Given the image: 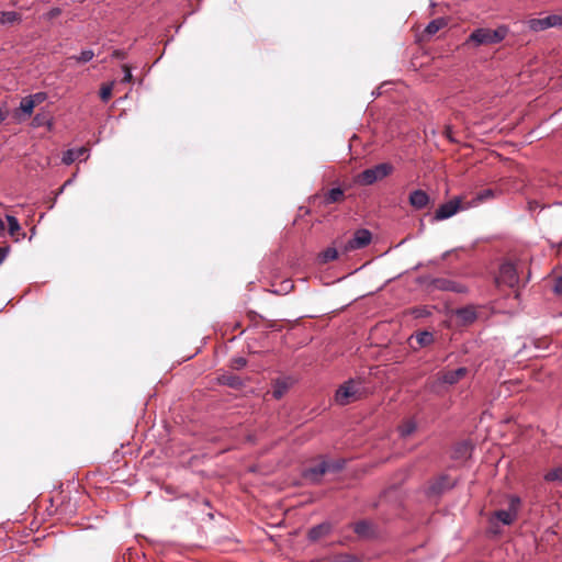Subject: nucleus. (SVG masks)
I'll use <instances>...</instances> for the list:
<instances>
[{
	"label": "nucleus",
	"instance_id": "obj_1",
	"mask_svg": "<svg viewBox=\"0 0 562 562\" xmlns=\"http://www.w3.org/2000/svg\"><path fill=\"white\" fill-rule=\"evenodd\" d=\"M509 33L507 25H499L495 30L479 27L471 32L467 43H473L474 46L494 45L503 42Z\"/></svg>",
	"mask_w": 562,
	"mask_h": 562
},
{
	"label": "nucleus",
	"instance_id": "obj_2",
	"mask_svg": "<svg viewBox=\"0 0 562 562\" xmlns=\"http://www.w3.org/2000/svg\"><path fill=\"white\" fill-rule=\"evenodd\" d=\"M362 394L361 383L351 379L339 386L335 394V401L344 406L360 400Z\"/></svg>",
	"mask_w": 562,
	"mask_h": 562
},
{
	"label": "nucleus",
	"instance_id": "obj_3",
	"mask_svg": "<svg viewBox=\"0 0 562 562\" xmlns=\"http://www.w3.org/2000/svg\"><path fill=\"white\" fill-rule=\"evenodd\" d=\"M372 240V234L367 228H359L355 232L353 236L347 241H336L338 248L347 254L352 250L362 249L367 247Z\"/></svg>",
	"mask_w": 562,
	"mask_h": 562
},
{
	"label": "nucleus",
	"instance_id": "obj_4",
	"mask_svg": "<svg viewBox=\"0 0 562 562\" xmlns=\"http://www.w3.org/2000/svg\"><path fill=\"white\" fill-rule=\"evenodd\" d=\"M520 505V497H518L517 495H510L508 498V508L496 510L491 518V522L493 524L494 519H496L505 526L514 524L518 517Z\"/></svg>",
	"mask_w": 562,
	"mask_h": 562
},
{
	"label": "nucleus",
	"instance_id": "obj_5",
	"mask_svg": "<svg viewBox=\"0 0 562 562\" xmlns=\"http://www.w3.org/2000/svg\"><path fill=\"white\" fill-rule=\"evenodd\" d=\"M393 170V167L391 164L382 162L379 165H375L372 168H368L363 170L358 176V182L363 186H370L373 184L375 181L381 180L389 176Z\"/></svg>",
	"mask_w": 562,
	"mask_h": 562
},
{
	"label": "nucleus",
	"instance_id": "obj_6",
	"mask_svg": "<svg viewBox=\"0 0 562 562\" xmlns=\"http://www.w3.org/2000/svg\"><path fill=\"white\" fill-rule=\"evenodd\" d=\"M342 468V463H329L327 461H322L315 467L308 468L304 470L303 476L307 481L312 483H318L321 477L328 471H338Z\"/></svg>",
	"mask_w": 562,
	"mask_h": 562
},
{
	"label": "nucleus",
	"instance_id": "obj_7",
	"mask_svg": "<svg viewBox=\"0 0 562 562\" xmlns=\"http://www.w3.org/2000/svg\"><path fill=\"white\" fill-rule=\"evenodd\" d=\"M528 27L533 32H540L550 27L562 29V12L560 14H550L544 18L531 19L528 21Z\"/></svg>",
	"mask_w": 562,
	"mask_h": 562
},
{
	"label": "nucleus",
	"instance_id": "obj_8",
	"mask_svg": "<svg viewBox=\"0 0 562 562\" xmlns=\"http://www.w3.org/2000/svg\"><path fill=\"white\" fill-rule=\"evenodd\" d=\"M519 282L517 268L513 262H504L499 267L498 276L496 277V283L505 284L509 288H514Z\"/></svg>",
	"mask_w": 562,
	"mask_h": 562
},
{
	"label": "nucleus",
	"instance_id": "obj_9",
	"mask_svg": "<svg viewBox=\"0 0 562 562\" xmlns=\"http://www.w3.org/2000/svg\"><path fill=\"white\" fill-rule=\"evenodd\" d=\"M457 481L454 479L450 477L447 474H442L429 484L427 488V494L440 495L454 487Z\"/></svg>",
	"mask_w": 562,
	"mask_h": 562
},
{
	"label": "nucleus",
	"instance_id": "obj_10",
	"mask_svg": "<svg viewBox=\"0 0 562 562\" xmlns=\"http://www.w3.org/2000/svg\"><path fill=\"white\" fill-rule=\"evenodd\" d=\"M467 374H468V369L464 367L458 368L456 370L440 371L437 374L436 383L446 384V385H454L460 380H462Z\"/></svg>",
	"mask_w": 562,
	"mask_h": 562
},
{
	"label": "nucleus",
	"instance_id": "obj_11",
	"mask_svg": "<svg viewBox=\"0 0 562 562\" xmlns=\"http://www.w3.org/2000/svg\"><path fill=\"white\" fill-rule=\"evenodd\" d=\"M461 209V198L457 196L441 204L435 212L436 221H443L453 216Z\"/></svg>",
	"mask_w": 562,
	"mask_h": 562
},
{
	"label": "nucleus",
	"instance_id": "obj_12",
	"mask_svg": "<svg viewBox=\"0 0 562 562\" xmlns=\"http://www.w3.org/2000/svg\"><path fill=\"white\" fill-rule=\"evenodd\" d=\"M435 291H449L454 293H467L468 288L463 283L447 278H438L435 281Z\"/></svg>",
	"mask_w": 562,
	"mask_h": 562
},
{
	"label": "nucleus",
	"instance_id": "obj_13",
	"mask_svg": "<svg viewBox=\"0 0 562 562\" xmlns=\"http://www.w3.org/2000/svg\"><path fill=\"white\" fill-rule=\"evenodd\" d=\"M408 201L414 209L423 210L428 205L430 199L426 191L418 189L411 192Z\"/></svg>",
	"mask_w": 562,
	"mask_h": 562
},
{
	"label": "nucleus",
	"instance_id": "obj_14",
	"mask_svg": "<svg viewBox=\"0 0 562 562\" xmlns=\"http://www.w3.org/2000/svg\"><path fill=\"white\" fill-rule=\"evenodd\" d=\"M88 157V149L86 147L71 148L63 154L61 161L65 165H71L77 159H86Z\"/></svg>",
	"mask_w": 562,
	"mask_h": 562
},
{
	"label": "nucleus",
	"instance_id": "obj_15",
	"mask_svg": "<svg viewBox=\"0 0 562 562\" xmlns=\"http://www.w3.org/2000/svg\"><path fill=\"white\" fill-rule=\"evenodd\" d=\"M5 220L8 222V232L9 235L14 238L15 241H19L21 238L25 236V234L22 232L21 225L18 221V218L13 215H7Z\"/></svg>",
	"mask_w": 562,
	"mask_h": 562
},
{
	"label": "nucleus",
	"instance_id": "obj_16",
	"mask_svg": "<svg viewBox=\"0 0 562 562\" xmlns=\"http://www.w3.org/2000/svg\"><path fill=\"white\" fill-rule=\"evenodd\" d=\"M330 531V525L323 522L317 526H314L308 531V538L312 541H316L321 539L322 537L328 535Z\"/></svg>",
	"mask_w": 562,
	"mask_h": 562
},
{
	"label": "nucleus",
	"instance_id": "obj_17",
	"mask_svg": "<svg viewBox=\"0 0 562 562\" xmlns=\"http://www.w3.org/2000/svg\"><path fill=\"white\" fill-rule=\"evenodd\" d=\"M353 531L360 537L368 538L373 533L372 524L368 520H360L355 524Z\"/></svg>",
	"mask_w": 562,
	"mask_h": 562
},
{
	"label": "nucleus",
	"instance_id": "obj_18",
	"mask_svg": "<svg viewBox=\"0 0 562 562\" xmlns=\"http://www.w3.org/2000/svg\"><path fill=\"white\" fill-rule=\"evenodd\" d=\"M448 21L445 18H437L435 20H431L426 29L425 33L429 36L435 35L438 31L447 26Z\"/></svg>",
	"mask_w": 562,
	"mask_h": 562
},
{
	"label": "nucleus",
	"instance_id": "obj_19",
	"mask_svg": "<svg viewBox=\"0 0 562 562\" xmlns=\"http://www.w3.org/2000/svg\"><path fill=\"white\" fill-rule=\"evenodd\" d=\"M344 198V191L340 188L330 189L324 196L326 205L339 202Z\"/></svg>",
	"mask_w": 562,
	"mask_h": 562
},
{
	"label": "nucleus",
	"instance_id": "obj_20",
	"mask_svg": "<svg viewBox=\"0 0 562 562\" xmlns=\"http://www.w3.org/2000/svg\"><path fill=\"white\" fill-rule=\"evenodd\" d=\"M496 196V192L493 189H484L476 193V195L472 200V205H477L486 200L493 199Z\"/></svg>",
	"mask_w": 562,
	"mask_h": 562
},
{
	"label": "nucleus",
	"instance_id": "obj_21",
	"mask_svg": "<svg viewBox=\"0 0 562 562\" xmlns=\"http://www.w3.org/2000/svg\"><path fill=\"white\" fill-rule=\"evenodd\" d=\"M457 315L465 323H472L476 318V313L471 307H462L457 311Z\"/></svg>",
	"mask_w": 562,
	"mask_h": 562
},
{
	"label": "nucleus",
	"instance_id": "obj_22",
	"mask_svg": "<svg viewBox=\"0 0 562 562\" xmlns=\"http://www.w3.org/2000/svg\"><path fill=\"white\" fill-rule=\"evenodd\" d=\"M20 20V15L14 11L0 12V24H13Z\"/></svg>",
	"mask_w": 562,
	"mask_h": 562
},
{
	"label": "nucleus",
	"instance_id": "obj_23",
	"mask_svg": "<svg viewBox=\"0 0 562 562\" xmlns=\"http://www.w3.org/2000/svg\"><path fill=\"white\" fill-rule=\"evenodd\" d=\"M437 278H434L431 276H419L417 279H416V282L420 285V286H424L426 290L428 291H435V281H436Z\"/></svg>",
	"mask_w": 562,
	"mask_h": 562
},
{
	"label": "nucleus",
	"instance_id": "obj_24",
	"mask_svg": "<svg viewBox=\"0 0 562 562\" xmlns=\"http://www.w3.org/2000/svg\"><path fill=\"white\" fill-rule=\"evenodd\" d=\"M94 57V53L92 49H83L79 55L70 56V60H76L77 63L85 64L90 61Z\"/></svg>",
	"mask_w": 562,
	"mask_h": 562
},
{
	"label": "nucleus",
	"instance_id": "obj_25",
	"mask_svg": "<svg viewBox=\"0 0 562 562\" xmlns=\"http://www.w3.org/2000/svg\"><path fill=\"white\" fill-rule=\"evenodd\" d=\"M417 428V425L414 420H407L400 427V434L402 437L411 436Z\"/></svg>",
	"mask_w": 562,
	"mask_h": 562
},
{
	"label": "nucleus",
	"instance_id": "obj_26",
	"mask_svg": "<svg viewBox=\"0 0 562 562\" xmlns=\"http://www.w3.org/2000/svg\"><path fill=\"white\" fill-rule=\"evenodd\" d=\"M35 105L32 102V99L27 97L23 98L20 102V110L26 115L30 116L33 113Z\"/></svg>",
	"mask_w": 562,
	"mask_h": 562
},
{
	"label": "nucleus",
	"instance_id": "obj_27",
	"mask_svg": "<svg viewBox=\"0 0 562 562\" xmlns=\"http://www.w3.org/2000/svg\"><path fill=\"white\" fill-rule=\"evenodd\" d=\"M416 340L422 347H425L434 341V335L429 331H420L416 335Z\"/></svg>",
	"mask_w": 562,
	"mask_h": 562
},
{
	"label": "nucleus",
	"instance_id": "obj_28",
	"mask_svg": "<svg viewBox=\"0 0 562 562\" xmlns=\"http://www.w3.org/2000/svg\"><path fill=\"white\" fill-rule=\"evenodd\" d=\"M338 257V249L336 247H328L321 254L323 262L335 260Z\"/></svg>",
	"mask_w": 562,
	"mask_h": 562
},
{
	"label": "nucleus",
	"instance_id": "obj_29",
	"mask_svg": "<svg viewBox=\"0 0 562 562\" xmlns=\"http://www.w3.org/2000/svg\"><path fill=\"white\" fill-rule=\"evenodd\" d=\"M288 390V384L284 381H277L274 384L272 395L274 398H281Z\"/></svg>",
	"mask_w": 562,
	"mask_h": 562
},
{
	"label": "nucleus",
	"instance_id": "obj_30",
	"mask_svg": "<svg viewBox=\"0 0 562 562\" xmlns=\"http://www.w3.org/2000/svg\"><path fill=\"white\" fill-rule=\"evenodd\" d=\"M113 87H114V82H110V83H106V85H103L100 89V98L102 99L103 102H108L112 95V91H113Z\"/></svg>",
	"mask_w": 562,
	"mask_h": 562
},
{
	"label": "nucleus",
	"instance_id": "obj_31",
	"mask_svg": "<svg viewBox=\"0 0 562 562\" xmlns=\"http://www.w3.org/2000/svg\"><path fill=\"white\" fill-rule=\"evenodd\" d=\"M32 125L34 127H40V126H43V125H48V127H50L52 126V122H50V119H48L46 115L37 113L33 117Z\"/></svg>",
	"mask_w": 562,
	"mask_h": 562
},
{
	"label": "nucleus",
	"instance_id": "obj_32",
	"mask_svg": "<svg viewBox=\"0 0 562 562\" xmlns=\"http://www.w3.org/2000/svg\"><path fill=\"white\" fill-rule=\"evenodd\" d=\"M546 481H560L562 482V467L552 469L544 475Z\"/></svg>",
	"mask_w": 562,
	"mask_h": 562
},
{
	"label": "nucleus",
	"instance_id": "obj_33",
	"mask_svg": "<svg viewBox=\"0 0 562 562\" xmlns=\"http://www.w3.org/2000/svg\"><path fill=\"white\" fill-rule=\"evenodd\" d=\"M223 383L231 387H239L241 385V380L236 375H228L223 378Z\"/></svg>",
	"mask_w": 562,
	"mask_h": 562
},
{
	"label": "nucleus",
	"instance_id": "obj_34",
	"mask_svg": "<svg viewBox=\"0 0 562 562\" xmlns=\"http://www.w3.org/2000/svg\"><path fill=\"white\" fill-rule=\"evenodd\" d=\"M29 98L32 99L34 105H36L44 102L47 99V94L46 92H36L34 94L29 95Z\"/></svg>",
	"mask_w": 562,
	"mask_h": 562
},
{
	"label": "nucleus",
	"instance_id": "obj_35",
	"mask_svg": "<svg viewBox=\"0 0 562 562\" xmlns=\"http://www.w3.org/2000/svg\"><path fill=\"white\" fill-rule=\"evenodd\" d=\"M61 14V10L59 8H52L48 12H46L43 18L50 21Z\"/></svg>",
	"mask_w": 562,
	"mask_h": 562
},
{
	"label": "nucleus",
	"instance_id": "obj_36",
	"mask_svg": "<svg viewBox=\"0 0 562 562\" xmlns=\"http://www.w3.org/2000/svg\"><path fill=\"white\" fill-rule=\"evenodd\" d=\"M247 364V361L243 357H237L232 360V367L236 370L243 369Z\"/></svg>",
	"mask_w": 562,
	"mask_h": 562
},
{
	"label": "nucleus",
	"instance_id": "obj_37",
	"mask_svg": "<svg viewBox=\"0 0 562 562\" xmlns=\"http://www.w3.org/2000/svg\"><path fill=\"white\" fill-rule=\"evenodd\" d=\"M122 69H123V72H124L123 78H122V82L130 83L132 81L131 68L127 65H123Z\"/></svg>",
	"mask_w": 562,
	"mask_h": 562
},
{
	"label": "nucleus",
	"instance_id": "obj_38",
	"mask_svg": "<svg viewBox=\"0 0 562 562\" xmlns=\"http://www.w3.org/2000/svg\"><path fill=\"white\" fill-rule=\"evenodd\" d=\"M334 562H358V559L355 555L346 554L336 559Z\"/></svg>",
	"mask_w": 562,
	"mask_h": 562
},
{
	"label": "nucleus",
	"instance_id": "obj_39",
	"mask_svg": "<svg viewBox=\"0 0 562 562\" xmlns=\"http://www.w3.org/2000/svg\"><path fill=\"white\" fill-rule=\"evenodd\" d=\"M10 251L9 246L0 247V265L4 261Z\"/></svg>",
	"mask_w": 562,
	"mask_h": 562
},
{
	"label": "nucleus",
	"instance_id": "obj_40",
	"mask_svg": "<svg viewBox=\"0 0 562 562\" xmlns=\"http://www.w3.org/2000/svg\"><path fill=\"white\" fill-rule=\"evenodd\" d=\"M553 290L555 293L562 294V276L555 280Z\"/></svg>",
	"mask_w": 562,
	"mask_h": 562
},
{
	"label": "nucleus",
	"instance_id": "obj_41",
	"mask_svg": "<svg viewBox=\"0 0 562 562\" xmlns=\"http://www.w3.org/2000/svg\"><path fill=\"white\" fill-rule=\"evenodd\" d=\"M8 111L4 109H0V124L7 119Z\"/></svg>",
	"mask_w": 562,
	"mask_h": 562
},
{
	"label": "nucleus",
	"instance_id": "obj_42",
	"mask_svg": "<svg viewBox=\"0 0 562 562\" xmlns=\"http://www.w3.org/2000/svg\"><path fill=\"white\" fill-rule=\"evenodd\" d=\"M113 57L122 58V59H123V58L125 57V55H124V53H123V52H121V50H114V52H113Z\"/></svg>",
	"mask_w": 562,
	"mask_h": 562
},
{
	"label": "nucleus",
	"instance_id": "obj_43",
	"mask_svg": "<svg viewBox=\"0 0 562 562\" xmlns=\"http://www.w3.org/2000/svg\"><path fill=\"white\" fill-rule=\"evenodd\" d=\"M460 449H463V450H464V452H468V451H469V445H468V443H462V445L460 446Z\"/></svg>",
	"mask_w": 562,
	"mask_h": 562
},
{
	"label": "nucleus",
	"instance_id": "obj_44",
	"mask_svg": "<svg viewBox=\"0 0 562 562\" xmlns=\"http://www.w3.org/2000/svg\"><path fill=\"white\" fill-rule=\"evenodd\" d=\"M71 183H72V179H68V180L64 183V187L70 186Z\"/></svg>",
	"mask_w": 562,
	"mask_h": 562
},
{
	"label": "nucleus",
	"instance_id": "obj_45",
	"mask_svg": "<svg viewBox=\"0 0 562 562\" xmlns=\"http://www.w3.org/2000/svg\"><path fill=\"white\" fill-rule=\"evenodd\" d=\"M65 188H66V187H64V186H63V187L59 189V193H63V191H64V189H65Z\"/></svg>",
	"mask_w": 562,
	"mask_h": 562
},
{
	"label": "nucleus",
	"instance_id": "obj_46",
	"mask_svg": "<svg viewBox=\"0 0 562 562\" xmlns=\"http://www.w3.org/2000/svg\"><path fill=\"white\" fill-rule=\"evenodd\" d=\"M65 188H66V187H64V186H63V187L59 189V193H63V191H64V189H65Z\"/></svg>",
	"mask_w": 562,
	"mask_h": 562
}]
</instances>
